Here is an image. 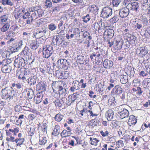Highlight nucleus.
<instances>
[{
  "label": "nucleus",
  "mask_w": 150,
  "mask_h": 150,
  "mask_svg": "<svg viewBox=\"0 0 150 150\" xmlns=\"http://www.w3.org/2000/svg\"><path fill=\"white\" fill-rule=\"evenodd\" d=\"M100 133L103 137L107 136L109 135V132L107 130L104 131L103 130H101L100 131Z\"/></svg>",
  "instance_id": "nucleus-47"
},
{
  "label": "nucleus",
  "mask_w": 150,
  "mask_h": 150,
  "mask_svg": "<svg viewBox=\"0 0 150 150\" xmlns=\"http://www.w3.org/2000/svg\"><path fill=\"white\" fill-rule=\"evenodd\" d=\"M11 68L10 66L8 64H4V62L1 67V71L4 73H9L11 72Z\"/></svg>",
  "instance_id": "nucleus-11"
},
{
  "label": "nucleus",
  "mask_w": 150,
  "mask_h": 150,
  "mask_svg": "<svg viewBox=\"0 0 150 150\" xmlns=\"http://www.w3.org/2000/svg\"><path fill=\"white\" fill-rule=\"evenodd\" d=\"M27 20L26 21V23L27 24H29L32 22L33 20V19H32L30 16L29 17H28Z\"/></svg>",
  "instance_id": "nucleus-63"
},
{
  "label": "nucleus",
  "mask_w": 150,
  "mask_h": 150,
  "mask_svg": "<svg viewBox=\"0 0 150 150\" xmlns=\"http://www.w3.org/2000/svg\"><path fill=\"white\" fill-rule=\"evenodd\" d=\"M114 42V40L113 41L111 40V41H110V40H109L108 39V44H109V46L110 47H111L113 45Z\"/></svg>",
  "instance_id": "nucleus-62"
},
{
  "label": "nucleus",
  "mask_w": 150,
  "mask_h": 150,
  "mask_svg": "<svg viewBox=\"0 0 150 150\" xmlns=\"http://www.w3.org/2000/svg\"><path fill=\"white\" fill-rule=\"evenodd\" d=\"M116 144L118 147H121L124 145L123 142L121 140H119L117 142Z\"/></svg>",
  "instance_id": "nucleus-50"
},
{
  "label": "nucleus",
  "mask_w": 150,
  "mask_h": 150,
  "mask_svg": "<svg viewBox=\"0 0 150 150\" xmlns=\"http://www.w3.org/2000/svg\"><path fill=\"white\" fill-rule=\"evenodd\" d=\"M7 17L5 15L2 16L1 19V22H6L7 20Z\"/></svg>",
  "instance_id": "nucleus-64"
},
{
  "label": "nucleus",
  "mask_w": 150,
  "mask_h": 150,
  "mask_svg": "<svg viewBox=\"0 0 150 150\" xmlns=\"http://www.w3.org/2000/svg\"><path fill=\"white\" fill-rule=\"evenodd\" d=\"M36 81V76H31L28 79V83L30 85H34L35 84Z\"/></svg>",
  "instance_id": "nucleus-21"
},
{
  "label": "nucleus",
  "mask_w": 150,
  "mask_h": 150,
  "mask_svg": "<svg viewBox=\"0 0 150 150\" xmlns=\"http://www.w3.org/2000/svg\"><path fill=\"white\" fill-rule=\"evenodd\" d=\"M58 91L59 97L61 98H64L67 93L66 90L62 86H59L58 87Z\"/></svg>",
  "instance_id": "nucleus-13"
},
{
  "label": "nucleus",
  "mask_w": 150,
  "mask_h": 150,
  "mask_svg": "<svg viewBox=\"0 0 150 150\" xmlns=\"http://www.w3.org/2000/svg\"><path fill=\"white\" fill-rule=\"evenodd\" d=\"M14 64H17L18 67H23L25 65V62L24 59L22 57L18 58L15 60Z\"/></svg>",
  "instance_id": "nucleus-6"
},
{
  "label": "nucleus",
  "mask_w": 150,
  "mask_h": 150,
  "mask_svg": "<svg viewBox=\"0 0 150 150\" xmlns=\"http://www.w3.org/2000/svg\"><path fill=\"white\" fill-rule=\"evenodd\" d=\"M87 10L90 12L94 13L98 11V8L95 5H91L89 6L87 8Z\"/></svg>",
  "instance_id": "nucleus-17"
},
{
  "label": "nucleus",
  "mask_w": 150,
  "mask_h": 150,
  "mask_svg": "<svg viewBox=\"0 0 150 150\" xmlns=\"http://www.w3.org/2000/svg\"><path fill=\"white\" fill-rule=\"evenodd\" d=\"M117 109V115L120 118L122 119L129 117V113L128 111L125 108H123L122 105L118 106Z\"/></svg>",
  "instance_id": "nucleus-2"
},
{
  "label": "nucleus",
  "mask_w": 150,
  "mask_h": 150,
  "mask_svg": "<svg viewBox=\"0 0 150 150\" xmlns=\"http://www.w3.org/2000/svg\"><path fill=\"white\" fill-rule=\"evenodd\" d=\"M37 43H32L30 44V47L33 50L36 49L37 48Z\"/></svg>",
  "instance_id": "nucleus-54"
},
{
  "label": "nucleus",
  "mask_w": 150,
  "mask_h": 150,
  "mask_svg": "<svg viewBox=\"0 0 150 150\" xmlns=\"http://www.w3.org/2000/svg\"><path fill=\"white\" fill-rule=\"evenodd\" d=\"M52 12H55L56 11H58L59 10V7L57 6L54 7H52Z\"/></svg>",
  "instance_id": "nucleus-55"
},
{
  "label": "nucleus",
  "mask_w": 150,
  "mask_h": 150,
  "mask_svg": "<svg viewBox=\"0 0 150 150\" xmlns=\"http://www.w3.org/2000/svg\"><path fill=\"white\" fill-rule=\"evenodd\" d=\"M69 73L67 71H63L60 73L59 76L62 79H67L69 76Z\"/></svg>",
  "instance_id": "nucleus-20"
},
{
  "label": "nucleus",
  "mask_w": 150,
  "mask_h": 150,
  "mask_svg": "<svg viewBox=\"0 0 150 150\" xmlns=\"http://www.w3.org/2000/svg\"><path fill=\"white\" fill-rule=\"evenodd\" d=\"M129 13V10L127 8L121 9L119 12L120 17L123 18L127 16Z\"/></svg>",
  "instance_id": "nucleus-7"
},
{
  "label": "nucleus",
  "mask_w": 150,
  "mask_h": 150,
  "mask_svg": "<svg viewBox=\"0 0 150 150\" xmlns=\"http://www.w3.org/2000/svg\"><path fill=\"white\" fill-rule=\"evenodd\" d=\"M137 121V120L135 116L133 115H131L129 117L127 123L130 126H133L136 123Z\"/></svg>",
  "instance_id": "nucleus-12"
},
{
  "label": "nucleus",
  "mask_w": 150,
  "mask_h": 150,
  "mask_svg": "<svg viewBox=\"0 0 150 150\" xmlns=\"http://www.w3.org/2000/svg\"><path fill=\"white\" fill-rule=\"evenodd\" d=\"M30 17L33 19V20H34L38 18L39 16H38L36 12L35 11L31 14V16H30Z\"/></svg>",
  "instance_id": "nucleus-46"
},
{
  "label": "nucleus",
  "mask_w": 150,
  "mask_h": 150,
  "mask_svg": "<svg viewBox=\"0 0 150 150\" xmlns=\"http://www.w3.org/2000/svg\"><path fill=\"white\" fill-rule=\"evenodd\" d=\"M142 3V6H146V5H147V6L149 4H150V0H143Z\"/></svg>",
  "instance_id": "nucleus-48"
},
{
  "label": "nucleus",
  "mask_w": 150,
  "mask_h": 150,
  "mask_svg": "<svg viewBox=\"0 0 150 150\" xmlns=\"http://www.w3.org/2000/svg\"><path fill=\"white\" fill-rule=\"evenodd\" d=\"M123 91L122 88L120 85H117L114 87L111 91V93L120 96Z\"/></svg>",
  "instance_id": "nucleus-8"
},
{
  "label": "nucleus",
  "mask_w": 150,
  "mask_h": 150,
  "mask_svg": "<svg viewBox=\"0 0 150 150\" xmlns=\"http://www.w3.org/2000/svg\"><path fill=\"white\" fill-rule=\"evenodd\" d=\"M57 67L58 68H63L67 69L69 67L70 62L69 60L65 59H61L58 60L57 62Z\"/></svg>",
  "instance_id": "nucleus-4"
},
{
  "label": "nucleus",
  "mask_w": 150,
  "mask_h": 150,
  "mask_svg": "<svg viewBox=\"0 0 150 150\" xmlns=\"http://www.w3.org/2000/svg\"><path fill=\"white\" fill-rule=\"evenodd\" d=\"M137 92L136 93L137 95H138L139 96L141 95L143 92V89L139 86L137 87Z\"/></svg>",
  "instance_id": "nucleus-42"
},
{
  "label": "nucleus",
  "mask_w": 150,
  "mask_h": 150,
  "mask_svg": "<svg viewBox=\"0 0 150 150\" xmlns=\"http://www.w3.org/2000/svg\"><path fill=\"white\" fill-rule=\"evenodd\" d=\"M140 53L143 55H145L148 53V50L145 47H143L140 48Z\"/></svg>",
  "instance_id": "nucleus-35"
},
{
  "label": "nucleus",
  "mask_w": 150,
  "mask_h": 150,
  "mask_svg": "<svg viewBox=\"0 0 150 150\" xmlns=\"http://www.w3.org/2000/svg\"><path fill=\"white\" fill-rule=\"evenodd\" d=\"M38 34H41V35L43 36L46 33L47 31L46 28L45 27H42L38 29Z\"/></svg>",
  "instance_id": "nucleus-33"
},
{
  "label": "nucleus",
  "mask_w": 150,
  "mask_h": 150,
  "mask_svg": "<svg viewBox=\"0 0 150 150\" xmlns=\"http://www.w3.org/2000/svg\"><path fill=\"white\" fill-rule=\"evenodd\" d=\"M14 109L16 112H19L20 110L21 106L18 105H16L14 107Z\"/></svg>",
  "instance_id": "nucleus-58"
},
{
  "label": "nucleus",
  "mask_w": 150,
  "mask_h": 150,
  "mask_svg": "<svg viewBox=\"0 0 150 150\" xmlns=\"http://www.w3.org/2000/svg\"><path fill=\"white\" fill-rule=\"evenodd\" d=\"M30 15V13L29 12L25 13V15L23 16V18L26 19L28 18V17H29Z\"/></svg>",
  "instance_id": "nucleus-59"
},
{
  "label": "nucleus",
  "mask_w": 150,
  "mask_h": 150,
  "mask_svg": "<svg viewBox=\"0 0 150 150\" xmlns=\"http://www.w3.org/2000/svg\"><path fill=\"white\" fill-rule=\"evenodd\" d=\"M55 106L56 107H61L62 105L60 100H56L55 102Z\"/></svg>",
  "instance_id": "nucleus-51"
},
{
  "label": "nucleus",
  "mask_w": 150,
  "mask_h": 150,
  "mask_svg": "<svg viewBox=\"0 0 150 150\" xmlns=\"http://www.w3.org/2000/svg\"><path fill=\"white\" fill-rule=\"evenodd\" d=\"M55 39V41L56 42V45H59L63 42L64 40V38L62 36L57 35Z\"/></svg>",
  "instance_id": "nucleus-18"
},
{
  "label": "nucleus",
  "mask_w": 150,
  "mask_h": 150,
  "mask_svg": "<svg viewBox=\"0 0 150 150\" xmlns=\"http://www.w3.org/2000/svg\"><path fill=\"white\" fill-rule=\"evenodd\" d=\"M42 129V131L45 132V131H46L47 129V126H46V124H43V125L41 127Z\"/></svg>",
  "instance_id": "nucleus-60"
},
{
  "label": "nucleus",
  "mask_w": 150,
  "mask_h": 150,
  "mask_svg": "<svg viewBox=\"0 0 150 150\" xmlns=\"http://www.w3.org/2000/svg\"><path fill=\"white\" fill-rule=\"evenodd\" d=\"M1 97L2 99L6 100L8 99H13L15 97V91L12 87L6 88L1 91Z\"/></svg>",
  "instance_id": "nucleus-1"
},
{
  "label": "nucleus",
  "mask_w": 150,
  "mask_h": 150,
  "mask_svg": "<svg viewBox=\"0 0 150 150\" xmlns=\"http://www.w3.org/2000/svg\"><path fill=\"white\" fill-rule=\"evenodd\" d=\"M48 28L50 30L53 31L56 29V26L54 24L52 23L49 25Z\"/></svg>",
  "instance_id": "nucleus-43"
},
{
  "label": "nucleus",
  "mask_w": 150,
  "mask_h": 150,
  "mask_svg": "<svg viewBox=\"0 0 150 150\" xmlns=\"http://www.w3.org/2000/svg\"><path fill=\"white\" fill-rule=\"evenodd\" d=\"M130 0H125L124 2V4L126 6H127L129 5H131V4H130Z\"/></svg>",
  "instance_id": "nucleus-57"
},
{
  "label": "nucleus",
  "mask_w": 150,
  "mask_h": 150,
  "mask_svg": "<svg viewBox=\"0 0 150 150\" xmlns=\"http://www.w3.org/2000/svg\"><path fill=\"white\" fill-rule=\"evenodd\" d=\"M33 9L36 12L38 16L39 17H41L44 14V12L41 9L40 6L35 7L33 8Z\"/></svg>",
  "instance_id": "nucleus-16"
},
{
  "label": "nucleus",
  "mask_w": 150,
  "mask_h": 150,
  "mask_svg": "<svg viewBox=\"0 0 150 150\" xmlns=\"http://www.w3.org/2000/svg\"><path fill=\"white\" fill-rule=\"evenodd\" d=\"M24 141V138L16 139H15V142L16 143L17 146H19L20 147L21 146Z\"/></svg>",
  "instance_id": "nucleus-26"
},
{
  "label": "nucleus",
  "mask_w": 150,
  "mask_h": 150,
  "mask_svg": "<svg viewBox=\"0 0 150 150\" xmlns=\"http://www.w3.org/2000/svg\"><path fill=\"white\" fill-rule=\"evenodd\" d=\"M99 122V121L97 119L91 120L89 124L90 127L93 128L95 126H97V125H98Z\"/></svg>",
  "instance_id": "nucleus-22"
},
{
  "label": "nucleus",
  "mask_w": 150,
  "mask_h": 150,
  "mask_svg": "<svg viewBox=\"0 0 150 150\" xmlns=\"http://www.w3.org/2000/svg\"><path fill=\"white\" fill-rule=\"evenodd\" d=\"M119 20V16L116 14L110 20V21L112 24L116 23Z\"/></svg>",
  "instance_id": "nucleus-27"
},
{
  "label": "nucleus",
  "mask_w": 150,
  "mask_h": 150,
  "mask_svg": "<svg viewBox=\"0 0 150 150\" xmlns=\"http://www.w3.org/2000/svg\"><path fill=\"white\" fill-rule=\"evenodd\" d=\"M24 49L25 50H23V52L24 55H27L30 52L29 50L28 47H25Z\"/></svg>",
  "instance_id": "nucleus-56"
},
{
  "label": "nucleus",
  "mask_w": 150,
  "mask_h": 150,
  "mask_svg": "<svg viewBox=\"0 0 150 150\" xmlns=\"http://www.w3.org/2000/svg\"><path fill=\"white\" fill-rule=\"evenodd\" d=\"M2 4L4 6L7 5L11 6L13 5V2L11 0H2Z\"/></svg>",
  "instance_id": "nucleus-31"
},
{
  "label": "nucleus",
  "mask_w": 150,
  "mask_h": 150,
  "mask_svg": "<svg viewBox=\"0 0 150 150\" xmlns=\"http://www.w3.org/2000/svg\"><path fill=\"white\" fill-rule=\"evenodd\" d=\"M37 88H38V89L41 91V92L45 91L46 89V87L45 84L42 83V84L39 83L37 85Z\"/></svg>",
  "instance_id": "nucleus-34"
},
{
  "label": "nucleus",
  "mask_w": 150,
  "mask_h": 150,
  "mask_svg": "<svg viewBox=\"0 0 150 150\" xmlns=\"http://www.w3.org/2000/svg\"><path fill=\"white\" fill-rule=\"evenodd\" d=\"M122 42L121 40H114L113 47L115 50H120L122 48Z\"/></svg>",
  "instance_id": "nucleus-9"
},
{
  "label": "nucleus",
  "mask_w": 150,
  "mask_h": 150,
  "mask_svg": "<svg viewBox=\"0 0 150 150\" xmlns=\"http://www.w3.org/2000/svg\"><path fill=\"white\" fill-rule=\"evenodd\" d=\"M14 137L11 136H10V138L7 137L6 138V140L8 142V143H10L11 142H15V140H14Z\"/></svg>",
  "instance_id": "nucleus-49"
},
{
  "label": "nucleus",
  "mask_w": 150,
  "mask_h": 150,
  "mask_svg": "<svg viewBox=\"0 0 150 150\" xmlns=\"http://www.w3.org/2000/svg\"><path fill=\"white\" fill-rule=\"evenodd\" d=\"M128 76L126 75H121L120 79L121 83L123 84L126 83L128 81Z\"/></svg>",
  "instance_id": "nucleus-25"
},
{
  "label": "nucleus",
  "mask_w": 150,
  "mask_h": 150,
  "mask_svg": "<svg viewBox=\"0 0 150 150\" xmlns=\"http://www.w3.org/2000/svg\"><path fill=\"white\" fill-rule=\"evenodd\" d=\"M52 2L50 0H46L45 3V6L47 8H50L52 7Z\"/></svg>",
  "instance_id": "nucleus-37"
},
{
  "label": "nucleus",
  "mask_w": 150,
  "mask_h": 150,
  "mask_svg": "<svg viewBox=\"0 0 150 150\" xmlns=\"http://www.w3.org/2000/svg\"><path fill=\"white\" fill-rule=\"evenodd\" d=\"M35 128L34 127H30L29 128H27V132L29 135L30 136H33L35 133Z\"/></svg>",
  "instance_id": "nucleus-30"
},
{
  "label": "nucleus",
  "mask_w": 150,
  "mask_h": 150,
  "mask_svg": "<svg viewBox=\"0 0 150 150\" xmlns=\"http://www.w3.org/2000/svg\"><path fill=\"white\" fill-rule=\"evenodd\" d=\"M103 64L105 67L110 68L113 66V62L112 61L106 59L103 62Z\"/></svg>",
  "instance_id": "nucleus-19"
},
{
  "label": "nucleus",
  "mask_w": 150,
  "mask_h": 150,
  "mask_svg": "<svg viewBox=\"0 0 150 150\" xmlns=\"http://www.w3.org/2000/svg\"><path fill=\"white\" fill-rule=\"evenodd\" d=\"M66 100H67V103H72V102H73L75 100V99H72V96H71V95H69L68 98H66Z\"/></svg>",
  "instance_id": "nucleus-53"
},
{
  "label": "nucleus",
  "mask_w": 150,
  "mask_h": 150,
  "mask_svg": "<svg viewBox=\"0 0 150 150\" xmlns=\"http://www.w3.org/2000/svg\"><path fill=\"white\" fill-rule=\"evenodd\" d=\"M83 21L85 23H87L89 21L90 19V17L89 14H87L86 16L82 17Z\"/></svg>",
  "instance_id": "nucleus-45"
},
{
  "label": "nucleus",
  "mask_w": 150,
  "mask_h": 150,
  "mask_svg": "<svg viewBox=\"0 0 150 150\" xmlns=\"http://www.w3.org/2000/svg\"><path fill=\"white\" fill-rule=\"evenodd\" d=\"M63 116L60 114H57L54 117L55 120L57 121L60 122L63 118Z\"/></svg>",
  "instance_id": "nucleus-36"
},
{
  "label": "nucleus",
  "mask_w": 150,
  "mask_h": 150,
  "mask_svg": "<svg viewBox=\"0 0 150 150\" xmlns=\"http://www.w3.org/2000/svg\"><path fill=\"white\" fill-rule=\"evenodd\" d=\"M37 97H34V101H35V103L38 104L42 101V99L43 97V95L42 93H38L37 94Z\"/></svg>",
  "instance_id": "nucleus-15"
},
{
  "label": "nucleus",
  "mask_w": 150,
  "mask_h": 150,
  "mask_svg": "<svg viewBox=\"0 0 150 150\" xmlns=\"http://www.w3.org/2000/svg\"><path fill=\"white\" fill-rule=\"evenodd\" d=\"M72 137L74 138L76 141L77 143L76 144H74V142L73 140H71L70 142H69L68 143V144L69 145H71L72 146H74L76 145L77 144H78V141L79 139L77 137H75L74 136H72L71 137Z\"/></svg>",
  "instance_id": "nucleus-39"
},
{
  "label": "nucleus",
  "mask_w": 150,
  "mask_h": 150,
  "mask_svg": "<svg viewBox=\"0 0 150 150\" xmlns=\"http://www.w3.org/2000/svg\"><path fill=\"white\" fill-rule=\"evenodd\" d=\"M112 14V10L109 7L103 8L101 13V16L103 18H107Z\"/></svg>",
  "instance_id": "nucleus-5"
},
{
  "label": "nucleus",
  "mask_w": 150,
  "mask_h": 150,
  "mask_svg": "<svg viewBox=\"0 0 150 150\" xmlns=\"http://www.w3.org/2000/svg\"><path fill=\"white\" fill-rule=\"evenodd\" d=\"M142 23L144 26H146L148 23V20L147 18L144 16H142Z\"/></svg>",
  "instance_id": "nucleus-41"
},
{
  "label": "nucleus",
  "mask_w": 150,
  "mask_h": 150,
  "mask_svg": "<svg viewBox=\"0 0 150 150\" xmlns=\"http://www.w3.org/2000/svg\"><path fill=\"white\" fill-rule=\"evenodd\" d=\"M10 25L8 23H6L4 25L1 29V30L3 32L7 31L9 28Z\"/></svg>",
  "instance_id": "nucleus-38"
},
{
  "label": "nucleus",
  "mask_w": 150,
  "mask_h": 150,
  "mask_svg": "<svg viewBox=\"0 0 150 150\" xmlns=\"http://www.w3.org/2000/svg\"><path fill=\"white\" fill-rule=\"evenodd\" d=\"M107 114L108 115L107 119L108 120H110L113 119L114 113L112 110L109 109L108 110Z\"/></svg>",
  "instance_id": "nucleus-23"
},
{
  "label": "nucleus",
  "mask_w": 150,
  "mask_h": 150,
  "mask_svg": "<svg viewBox=\"0 0 150 150\" xmlns=\"http://www.w3.org/2000/svg\"><path fill=\"white\" fill-rule=\"evenodd\" d=\"M60 133V129H57L56 126V127L54 128L53 132H52V135H54L55 136H57Z\"/></svg>",
  "instance_id": "nucleus-40"
},
{
  "label": "nucleus",
  "mask_w": 150,
  "mask_h": 150,
  "mask_svg": "<svg viewBox=\"0 0 150 150\" xmlns=\"http://www.w3.org/2000/svg\"><path fill=\"white\" fill-rule=\"evenodd\" d=\"M39 143L41 145H44L47 142L46 137H42L39 140Z\"/></svg>",
  "instance_id": "nucleus-44"
},
{
  "label": "nucleus",
  "mask_w": 150,
  "mask_h": 150,
  "mask_svg": "<svg viewBox=\"0 0 150 150\" xmlns=\"http://www.w3.org/2000/svg\"><path fill=\"white\" fill-rule=\"evenodd\" d=\"M22 42L20 41L16 43L15 46L13 47H10V49L12 52H15L18 51L21 47L22 45Z\"/></svg>",
  "instance_id": "nucleus-10"
},
{
  "label": "nucleus",
  "mask_w": 150,
  "mask_h": 150,
  "mask_svg": "<svg viewBox=\"0 0 150 150\" xmlns=\"http://www.w3.org/2000/svg\"><path fill=\"white\" fill-rule=\"evenodd\" d=\"M89 139L91 141V144L92 145L96 146L98 144V143L99 142V140L93 137H90Z\"/></svg>",
  "instance_id": "nucleus-32"
},
{
  "label": "nucleus",
  "mask_w": 150,
  "mask_h": 150,
  "mask_svg": "<svg viewBox=\"0 0 150 150\" xmlns=\"http://www.w3.org/2000/svg\"><path fill=\"white\" fill-rule=\"evenodd\" d=\"M65 24V22L63 21H61L58 25V28L60 29H63V26Z\"/></svg>",
  "instance_id": "nucleus-52"
},
{
  "label": "nucleus",
  "mask_w": 150,
  "mask_h": 150,
  "mask_svg": "<svg viewBox=\"0 0 150 150\" xmlns=\"http://www.w3.org/2000/svg\"><path fill=\"white\" fill-rule=\"evenodd\" d=\"M71 133L70 131H67L66 130H63L61 133L62 137H66L70 136Z\"/></svg>",
  "instance_id": "nucleus-29"
},
{
  "label": "nucleus",
  "mask_w": 150,
  "mask_h": 150,
  "mask_svg": "<svg viewBox=\"0 0 150 150\" xmlns=\"http://www.w3.org/2000/svg\"><path fill=\"white\" fill-rule=\"evenodd\" d=\"M42 52L43 57L48 58L54 52L53 47L50 45L45 46L43 49Z\"/></svg>",
  "instance_id": "nucleus-3"
},
{
  "label": "nucleus",
  "mask_w": 150,
  "mask_h": 150,
  "mask_svg": "<svg viewBox=\"0 0 150 150\" xmlns=\"http://www.w3.org/2000/svg\"><path fill=\"white\" fill-rule=\"evenodd\" d=\"M131 5L132 6L131 9L137 12L139 6L138 2H132Z\"/></svg>",
  "instance_id": "nucleus-24"
},
{
  "label": "nucleus",
  "mask_w": 150,
  "mask_h": 150,
  "mask_svg": "<svg viewBox=\"0 0 150 150\" xmlns=\"http://www.w3.org/2000/svg\"><path fill=\"white\" fill-rule=\"evenodd\" d=\"M105 33H107L106 35L108 38L109 39H111L114 35V32L112 29H110L108 30Z\"/></svg>",
  "instance_id": "nucleus-28"
},
{
  "label": "nucleus",
  "mask_w": 150,
  "mask_h": 150,
  "mask_svg": "<svg viewBox=\"0 0 150 150\" xmlns=\"http://www.w3.org/2000/svg\"><path fill=\"white\" fill-rule=\"evenodd\" d=\"M35 116L33 114H30L28 116V118L30 120H33Z\"/></svg>",
  "instance_id": "nucleus-61"
},
{
  "label": "nucleus",
  "mask_w": 150,
  "mask_h": 150,
  "mask_svg": "<svg viewBox=\"0 0 150 150\" xmlns=\"http://www.w3.org/2000/svg\"><path fill=\"white\" fill-rule=\"evenodd\" d=\"M26 95V98L28 99H31L33 97L34 93L32 90L30 89L24 91L23 93Z\"/></svg>",
  "instance_id": "nucleus-14"
}]
</instances>
